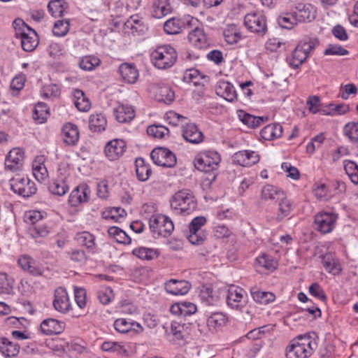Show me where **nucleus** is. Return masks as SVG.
I'll return each instance as SVG.
<instances>
[{
	"instance_id": "f257e3e1",
	"label": "nucleus",
	"mask_w": 358,
	"mask_h": 358,
	"mask_svg": "<svg viewBox=\"0 0 358 358\" xmlns=\"http://www.w3.org/2000/svg\"><path fill=\"white\" fill-rule=\"evenodd\" d=\"M318 336L315 332L299 335L287 347V358H309L317 348Z\"/></svg>"
},
{
	"instance_id": "f03ea898",
	"label": "nucleus",
	"mask_w": 358,
	"mask_h": 358,
	"mask_svg": "<svg viewBox=\"0 0 358 358\" xmlns=\"http://www.w3.org/2000/svg\"><path fill=\"white\" fill-rule=\"evenodd\" d=\"M170 205L175 213L189 215L196 208V201L190 190L182 189L172 196Z\"/></svg>"
},
{
	"instance_id": "7ed1b4c3",
	"label": "nucleus",
	"mask_w": 358,
	"mask_h": 358,
	"mask_svg": "<svg viewBox=\"0 0 358 358\" xmlns=\"http://www.w3.org/2000/svg\"><path fill=\"white\" fill-rule=\"evenodd\" d=\"M13 27L15 35L21 39V45L26 52L33 51L38 44L36 32L27 26L21 19L15 20Z\"/></svg>"
},
{
	"instance_id": "20e7f679",
	"label": "nucleus",
	"mask_w": 358,
	"mask_h": 358,
	"mask_svg": "<svg viewBox=\"0 0 358 358\" xmlns=\"http://www.w3.org/2000/svg\"><path fill=\"white\" fill-rule=\"evenodd\" d=\"M177 53L174 48L170 45L158 47L151 53V60L159 69H166L171 67L176 62Z\"/></svg>"
},
{
	"instance_id": "39448f33",
	"label": "nucleus",
	"mask_w": 358,
	"mask_h": 358,
	"mask_svg": "<svg viewBox=\"0 0 358 358\" xmlns=\"http://www.w3.org/2000/svg\"><path fill=\"white\" fill-rule=\"evenodd\" d=\"M318 44L319 41L317 38H305L302 40L292 51L289 59V65L295 69L300 66Z\"/></svg>"
},
{
	"instance_id": "423d86ee",
	"label": "nucleus",
	"mask_w": 358,
	"mask_h": 358,
	"mask_svg": "<svg viewBox=\"0 0 358 358\" xmlns=\"http://www.w3.org/2000/svg\"><path fill=\"white\" fill-rule=\"evenodd\" d=\"M149 227L155 238L159 236L167 237L174 229L171 220L162 214L153 215L149 220Z\"/></svg>"
},
{
	"instance_id": "0eeeda50",
	"label": "nucleus",
	"mask_w": 358,
	"mask_h": 358,
	"mask_svg": "<svg viewBox=\"0 0 358 358\" xmlns=\"http://www.w3.org/2000/svg\"><path fill=\"white\" fill-rule=\"evenodd\" d=\"M221 161L220 155L216 151L208 150L200 153L194 159V166L203 172L217 170Z\"/></svg>"
},
{
	"instance_id": "6e6552de",
	"label": "nucleus",
	"mask_w": 358,
	"mask_h": 358,
	"mask_svg": "<svg viewBox=\"0 0 358 358\" xmlns=\"http://www.w3.org/2000/svg\"><path fill=\"white\" fill-rule=\"evenodd\" d=\"M10 182L11 189L22 197H29L36 193L37 187L35 182L27 177L17 176L13 178Z\"/></svg>"
},
{
	"instance_id": "1a4fd4ad",
	"label": "nucleus",
	"mask_w": 358,
	"mask_h": 358,
	"mask_svg": "<svg viewBox=\"0 0 358 358\" xmlns=\"http://www.w3.org/2000/svg\"><path fill=\"white\" fill-rule=\"evenodd\" d=\"M244 24L249 31L262 36L267 31L266 17L259 12H251L245 15Z\"/></svg>"
},
{
	"instance_id": "9d476101",
	"label": "nucleus",
	"mask_w": 358,
	"mask_h": 358,
	"mask_svg": "<svg viewBox=\"0 0 358 358\" xmlns=\"http://www.w3.org/2000/svg\"><path fill=\"white\" fill-rule=\"evenodd\" d=\"M206 222L205 217L199 216L194 218L189 225L187 238L192 245H201L205 241L206 236L201 229Z\"/></svg>"
},
{
	"instance_id": "9b49d317",
	"label": "nucleus",
	"mask_w": 358,
	"mask_h": 358,
	"mask_svg": "<svg viewBox=\"0 0 358 358\" xmlns=\"http://www.w3.org/2000/svg\"><path fill=\"white\" fill-rule=\"evenodd\" d=\"M153 162L161 166L173 167L176 163V155L169 149L165 148H155L150 154Z\"/></svg>"
},
{
	"instance_id": "f8f14e48",
	"label": "nucleus",
	"mask_w": 358,
	"mask_h": 358,
	"mask_svg": "<svg viewBox=\"0 0 358 358\" xmlns=\"http://www.w3.org/2000/svg\"><path fill=\"white\" fill-rule=\"evenodd\" d=\"M337 218L333 213H319L315 216V229L324 234L330 233L335 227Z\"/></svg>"
},
{
	"instance_id": "ddd939ff",
	"label": "nucleus",
	"mask_w": 358,
	"mask_h": 358,
	"mask_svg": "<svg viewBox=\"0 0 358 358\" xmlns=\"http://www.w3.org/2000/svg\"><path fill=\"white\" fill-rule=\"evenodd\" d=\"M90 189L85 183L78 185L70 194L69 203L73 207L87 203L90 199Z\"/></svg>"
},
{
	"instance_id": "4468645a",
	"label": "nucleus",
	"mask_w": 358,
	"mask_h": 358,
	"mask_svg": "<svg viewBox=\"0 0 358 358\" xmlns=\"http://www.w3.org/2000/svg\"><path fill=\"white\" fill-rule=\"evenodd\" d=\"M126 142L122 139H113L105 146L104 152L107 158L111 161L119 159L125 152Z\"/></svg>"
},
{
	"instance_id": "2eb2a0df",
	"label": "nucleus",
	"mask_w": 358,
	"mask_h": 358,
	"mask_svg": "<svg viewBox=\"0 0 358 358\" xmlns=\"http://www.w3.org/2000/svg\"><path fill=\"white\" fill-rule=\"evenodd\" d=\"M24 159V152L19 148L11 150L5 160V167L13 172L19 171Z\"/></svg>"
},
{
	"instance_id": "dca6fc26",
	"label": "nucleus",
	"mask_w": 358,
	"mask_h": 358,
	"mask_svg": "<svg viewBox=\"0 0 358 358\" xmlns=\"http://www.w3.org/2000/svg\"><path fill=\"white\" fill-rule=\"evenodd\" d=\"M244 290L236 286H230L227 296V303L229 306L234 309H241L244 306L243 300Z\"/></svg>"
},
{
	"instance_id": "f3484780",
	"label": "nucleus",
	"mask_w": 358,
	"mask_h": 358,
	"mask_svg": "<svg viewBox=\"0 0 358 358\" xmlns=\"http://www.w3.org/2000/svg\"><path fill=\"white\" fill-rule=\"evenodd\" d=\"M259 160V155L252 150H241L233 156V162L243 166H250Z\"/></svg>"
},
{
	"instance_id": "a211bd4d",
	"label": "nucleus",
	"mask_w": 358,
	"mask_h": 358,
	"mask_svg": "<svg viewBox=\"0 0 358 358\" xmlns=\"http://www.w3.org/2000/svg\"><path fill=\"white\" fill-rule=\"evenodd\" d=\"M182 136L185 140L192 144H198L203 141V133L194 123H186L182 126Z\"/></svg>"
},
{
	"instance_id": "6ab92c4d",
	"label": "nucleus",
	"mask_w": 358,
	"mask_h": 358,
	"mask_svg": "<svg viewBox=\"0 0 358 358\" xmlns=\"http://www.w3.org/2000/svg\"><path fill=\"white\" fill-rule=\"evenodd\" d=\"M62 136L64 143L69 146L76 145L79 140L78 127L71 122H67L62 127Z\"/></svg>"
},
{
	"instance_id": "aec40b11",
	"label": "nucleus",
	"mask_w": 358,
	"mask_h": 358,
	"mask_svg": "<svg viewBox=\"0 0 358 358\" xmlns=\"http://www.w3.org/2000/svg\"><path fill=\"white\" fill-rule=\"evenodd\" d=\"M113 326L115 329L120 334H126L132 331L139 334L143 331V327L139 323L126 318L115 320Z\"/></svg>"
},
{
	"instance_id": "412c9836",
	"label": "nucleus",
	"mask_w": 358,
	"mask_h": 358,
	"mask_svg": "<svg viewBox=\"0 0 358 358\" xmlns=\"http://www.w3.org/2000/svg\"><path fill=\"white\" fill-rule=\"evenodd\" d=\"M53 306L56 310L61 313H66L69 310L71 303L66 289L62 287L55 289Z\"/></svg>"
},
{
	"instance_id": "4be33fe9",
	"label": "nucleus",
	"mask_w": 358,
	"mask_h": 358,
	"mask_svg": "<svg viewBox=\"0 0 358 358\" xmlns=\"http://www.w3.org/2000/svg\"><path fill=\"white\" fill-rule=\"evenodd\" d=\"M191 287V285L186 280L171 279L165 282L166 291L173 295H185Z\"/></svg>"
},
{
	"instance_id": "5701e85b",
	"label": "nucleus",
	"mask_w": 358,
	"mask_h": 358,
	"mask_svg": "<svg viewBox=\"0 0 358 358\" xmlns=\"http://www.w3.org/2000/svg\"><path fill=\"white\" fill-rule=\"evenodd\" d=\"M322 264L326 271L332 275H338L342 271L341 265L335 255L327 252L320 256Z\"/></svg>"
},
{
	"instance_id": "b1692460",
	"label": "nucleus",
	"mask_w": 358,
	"mask_h": 358,
	"mask_svg": "<svg viewBox=\"0 0 358 358\" xmlns=\"http://www.w3.org/2000/svg\"><path fill=\"white\" fill-rule=\"evenodd\" d=\"M17 263L24 271L29 272L32 275L38 276L43 274L42 267L28 255L21 256L18 259Z\"/></svg>"
},
{
	"instance_id": "393cba45",
	"label": "nucleus",
	"mask_w": 358,
	"mask_h": 358,
	"mask_svg": "<svg viewBox=\"0 0 358 358\" xmlns=\"http://www.w3.org/2000/svg\"><path fill=\"white\" fill-rule=\"evenodd\" d=\"M227 322V316L221 312L212 313L208 316L206 321L209 331L213 333L221 330Z\"/></svg>"
},
{
	"instance_id": "a878e982",
	"label": "nucleus",
	"mask_w": 358,
	"mask_h": 358,
	"mask_svg": "<svg viewBox=\"0 0 358 358\" xmlns=\"http://www.w3.org/2000/svg\"><path fill=\"white\" fill-rule=\"evenodd\" d=\"M294 13L298 22H306L315 19L316 11L311 4L299 3Z\"/></svg>"
},
{
	"instance_id": "bb28decb",
	"label": "nucleus",
	"mask_w": 358,
	"mask_h": 358,
	"mask_svg": "<svg viewBox=\"0 0 358 358\" xmlns=\"http://www.w3.org/2000/svg\"><path fill=\"white\" fill-rule=\"evenodd\" d=\"M40 327L44 334H59L64 331L65 324L55 319L48 318L41 322Z\"/></svg>"
},
{
	"instance_id": "cd10ccee",
	"label": "nucleus",
	"mask_w": 358,
	"mask_h": 358,
	"mask_svg": "<svg viewBox=\"0 0 358 358\" xmlns=\"http://www.w3.org/2000/svg\"><path fill=\"white\" fill-rule=\"evenodd\" d=\"M216 94L228 101H233L236 98L234 86L228 81L220 80L215 87Z\"/></svg>"
},
{
	"instance_id": "c85d7f7f",
	"label": "nucleus",
	"mask_w": 358,
	"mask_h": 358,
	"mask_svg": "<svg viewBox=\"0 0 358 358\" xmlns=\"http://www.w3.org/2000/svg\"><path fill=\"white\" fill-rule=\"evenodd\" d=\"M188 40L192 45L199 49L208 46V38L201 28L196 27L190 31L188 34Z\"/></svg>"
},
{
	"instance_id": "c756f323",
	"label": "nucleus",
	"mask_w": 358,
	"mask_h": 358,
	"mask_svg": "<svg viewBox=\"0 0 358 358\" xmlns=\"http://www.w3.org/2000/svg\"><path fill=\"white\" fill-rule=\"evenodd\" d=\"M113 114L115 119L122 123L128 122L135 117V110L132 106L120 104L113 109Z\"/></svg>"
},
{
	"instance_id": "7c9ffc66",
	"label": "nucleus",
	"mask_w": 358,
	"mask_h": 358,
	"mask_svg": "<svg viewBox=\"0 0 358 358\" xmlns=\"http://www.w3.org/2000/svg\"><path fill=\"white\" fill-rule=\"evenodd\" d=\"M119 72L124 82L133 84L138 78V71L133 64L124 63L119 67Z\"/></svg>"
},
{
	"instance_id": "2f4dec72",
	"label": "nucleus",
	"mask_w": 358,
	"mask_h": 358,
	"mask_svg": "<svg viewBox=\"0 0 358 358\" xmlns=\"http://www.w3.org/2000/svg\"><path fill=\"white\" fill-rule=\"evenodd\" d=\"M282 126L280 124H270L264 127L260 132L261 137L266 141L279 138L282 134Z\"/></svg>"
},
{
	"instance_id": "473e14b6",
	"label": "nucleus",
	"mask_w": 358,
	"mask_h": 358,
	"mask_svg": "<svg viewBox=\"0 0 358 358\" xmlns=\"http://www.w3.org/2000/svg\"><path fill=\"white\" fill-rule=\"evenodd\" d=\"M124 29L129 31L132 34H142L146 29V26L142 19L137 15L130 17L124 23Z\"/></svg>"
},
{
	"instance_id": "72a5a7b5",
	"label": "nucleus",
	"mask_w": 358,
	"mask_h": 358,
	"mask_svg": "<svg viewBox=\"0 0 358 358\" xmlns=\"http://www.w3.org/2000/svg\"><path fill=\"white\" fill-rule=\"evenodd\" d=\"M20 351L17 343L10 341L8 338H0V352L5 357L16 356Z\"/></svg>"
},
{
	"instance_id": "f704fd0d",
	"label": "nucleus",
	"mask_w": 358,
	"mask_h": 358,
	"mask_svg": "<svg viewBox=\"0 0 358 358\" xmlns=\"http://www.w3.org/2000/svg\"><path fill=\"white\" fill-rule=\"evenodd\" d=\"M238 116L244 124L251 128L258 127L267 120V117L254 116L241 110L238 111Z\"/></svg>"
},
{
	"instance_id": "c9c22d12",
	"label": "nucleus",
	"mask_w": 358,
	"mask_h": 358,
	"mask_svg": "<svg viewBox=\"0 0 358 358\" xmlns=\"http://www.w3.org/2000/svg\"><path fill=\"white\" fill-rule=\"evenodd\" d=\"M136 173L138 179L145 182L148 180L152 173V169L149 164L143 158H137L135 161Z\"/></svg>"
},
{
	"instance_id": "e433bc0d",
	"label": "nucleus",
	"mask_w": 358,
	"mask_h": 358,
	"mask_svg": "<svg viewBox=\"0 0 358 358\" xmlns=\"http://www.w3.org/2000/svg\"><path fill=\"white\" fill-rule=\"evenodd\" d=\"M69 8V3L64 0H51L48 3V10L55 17H60Z\"/></svg>"
},
{
	"instance_id": "4c0bfd02",
	"label": "nucleus",
	"mask_w": 358,
	"mask_h": 358,
	"mask_svg": "<svg viewBox=\"0 0 358 358\" xmlns=\"http://www.w3.org/2000/svg\"><path fill=\"white\" fill-rule=\"evenodd\" d=\"M107 122L105 116L101 113L92 114L90 117L89 127L93 132H100L106 128Z\"/></svg>"
},
{
	"instance_id": "58836bf2",
	"label": "nucleus",
	"mask_w": 358,
	"mask_h": 358,
	"mask_svg": "<svg viewBox=\"0 0 358 358\" xmlns=\"http://www.w3.org/2000/svg\"><path fill=\"white\" fill-rule=\"evenodd\" d=\"M253 299L260 304H268L275 300V295L268 292H262L257 287H252L250 289Z\"/></svg>"
},
{
	"instance_id": "ea45409f",
	"label": "nucleus",
	"mask_w": 358,
	"mask_h": 358,
	"mask_svg": "<svg viewBox=\"0 0 358 358\" xmlns=\"http://www.w3.org/2000/svg\"><path fill=\"white\" fill-rule=\"evenodd\" d=\"M284 192L271 185H266L262 190V199L264 200H277L283 197Z\"/></svg>"
},
{
	"instance_id": "a19ab883",
	"label": "nucleus",
	"mask_w": 358,
	"mask_h": 358,
	"mask_svg": "<svg viewBox=\"0 0 358 358\" xmlns=\"http://www.w3.org/2000/svg\"><path fill=\"white\" fill-rule=\"evenodd\" d=\"M74 105L80 111L86 112L90 110L91 103L85 96L84 92L80 90L74 91Z\"/></svg>"
},
{
	"instance_id": "79ce46f5",
	"label": "nucleus",
	"mask_w": 358,
	"mask_h": 358,
	"mask_svg": "<svg viewBox=\"0 0 358 358\" xmlns=\"http://www.w3.org/2000/svg\"><path fill=\"white\" fill-rule=\"evenodd\" d=\"M69 188L68 185L64 180H59L58 178L52 180L48 185V190L55 195L63 196L68 191Z\"/></svg>"
},
{
	"instance_id": "37998d69",
	"label": "nucleus",
	"mask_w": 358,
	"mask_h": 358,
	"mask_svg": "<svg viewBox=\"0 0 358 358\" xmlns=\"http://www.w3.org/2000/svg\"><path fill=\"white\" fill-rule=\"evenodd\" d=\"M132 253L143 260H152L159 255L157 250L145 247L136 248L133 250Z\"/></svg>"
},
{
	"instance_id": "c03bdc74",
	"label": "nucleus",
	"mask_w": 358,
	"mask_h": 358,
	"mask_svg": "<svg viewBox=\"0 0 358 358\" xmlns=\"http://www.w3.org/2000/svg\"><path fill=\"white\" fill-rule=\"evenodd\" d=\"M171 7L166 0H159L153 5L152 15L156 18H162L168 15Z\"/></svg>"
},
{
	"instance_id": "a18cd8bd",
	"label": "nucleus",
	"mask_w": 358,
	"mask_h": 358,
	"mask_svg": "<svg viewBox=\"0 0 358 358\" xmlns=\"http://www.w3.org/2000/svg\"><path fill=\"white\" fill-rule=\"evenodd\" d=\"M279 213L277 215L276 219L278 221L282 220L284 217H287L292 212L293 209L292 203L285 197V194L283 197L279 200Z\"/></svg>"
},
{
	"instance_id": "49530a36",
	"label": "nucleus",
	"mask_w": 358,
	"mask_h": 358,
	"mask_svg": "<svg viewBox=\"0 0 358 358\" xmlns=\"http://www.w3.org/2000/svg\"><path fill=\"white\" fill-rule=\"evenodd\" d=\"M48 113L49 108L47 104L43 102H38L35 105L33 118L39 123H43L46 120Z\"/></svg>"
},
{
	"instance_id": "de8ad7c7",
	"label": "nucleus",
	"mask_w": 358,
	"mask_h": 358,
	"mask_svg": "<svg viewBox=\"0 0 358 358\" xmlns=\"http://www.w3.org/2000/svg\"><path fill=\"white\" fill-rule=\"evenodd\" d=\"M108 233L110 236L114 238L117 243L123 244L131 243V238L120 228L111 227L108 229Z\"/></svg>"
},
{
	"instance_id": "09e8293b",
	"label": "nucleus",
	"mask_w": 358,
	"mask_h": 358,
	"mask_svg": "<svg viewBox=\"0 0 358 358\" xmlns=\"http://www.w3.org/2000/svg\"><path fill=\"white\" fill-rule=\"evenodd\" d=\"M14 280L6 273L0 272V294H10L13 291Z\"/></svg>"
},
{
	"instance_id": "8fccbe9b",
	"label": "nucleus",
	"mask_w": 358,
	"mask_h": 358,
	"mask_svg": "<svg viewBox=\"0 0 358 358\" xmlns=\"http://www.w3.org/2000/svg\"><path fill=\"white\" fill-rule=\"evenodd\" d=\"M184 22L180 19L171 18L164 24V31L169 34H176L181 31Z\"/></svg>"
},
{
	"instance_id": "3c124183",
	"label": "nucleus",
	"mask_w": 358,
	"mask_h": 358,
	"mask_svg": "<svg viewBox=\"0 0 358 358\" xmlns=\"http://www.w3.org/2000/svg\"><path fill=\"white\" fill-rule=\"evenodd\" d=\"M199 296L201 300L208 306L214 304L218 299L215 292L210 286L203 287L200 292Z\"/></svg>"
},
{
	"instance_id": "603ef678",
	"label": "nucleus",
	"mask_w": 358,
	"mask_h": 358,
	"mask_svg": "<svg viewBox=\"0 0 358 358\" xmlns=\"http://www.w3.org/2000/svg\"><path fill=\"white\" fill-rule=\"evenodd\" d=\"M278 23L282 28L291 29L294 25L297 24L298 21L293 12L280 15L278 17Z\"/></svg>"
},
{
	"instance_id": "864d4df0",
	"label": "nucleus",
	"mask_w": 358,
	"mask_h": 358,
	"mask_svg": "<svg viewBox=\"0 0 358 358\" xmlns=\"http://www.w3.org/2000/svg\"><path fill=\"white\" fill-rule=\"evenodd\" d=\"M225 41L227 43L233 45L239 41L241 38V32L235 25H230L223 32Z\"/></svg>"
},
{
	"instance_id": "5fc2aeb1",
	"label": "nucleus",
	"mask_w": 358,
	"mask_h": 358,
	"mask_svg": "<svg viewBox=\"0 0 358 358\" xmlns=\"http://www.w3.org/2000/svg\"><path fill=\"white\" fill-rule=\"evenodd\" d=\"M167 335L173 336V338L176 341H181L184 339L185 334V325L180 322L173 321L170 326V331H166Z\"/></svg>"
},
{
	"instance_id": "6e6d98bb",
	"label": "nucleus",
	"mask_w": 358,
	"mask_h": 358,
	"mask_svg": "<svg viewBox=\"0 0 358 358\" xmlns=\"http://www.w3.org/2000/svg\"><path fill=\"white\" fill-rule=\"evenodd\" d=\"M344 169L349 176L352 182L355 185L358 184V165L350 160L344 161Z\"/></svg>"
},
{
	"instance_id": "4d7b16f0",
	"label": "nucleus",
	"mask_w": 358,
	"mask_h": 358,
	"mask_svg": "<svg viewBox=\"0 0 358 358\" xmlns=\"http://www.w3.org/2000/svg\"><path fill=\"white\" fill-rule=\"evenodd\" d=\"M257 264L268 271H274L277 267V262L271 256L262 255L256 259Z\"/></svg>"
},
{
	"instance_id": "13d9d810",
	"label": "nucleus",
	"mask_w": 358,
	"mask_h": 358,
	"mask_svg": "<svg viewBox=\"0 0 358 358\" xmlns=\"http://www.w3.org/2000/svg\"><path fill=\"white\" fill-rule=\"evenodd\" d=\"M149 136L155 138H163L169 133V129L163 125H150L147 129Z\"/></svg>"
},
{
	"instance_id": "bf43d9fd",
	"label": "nucleus",
	"mask_w": 358,
	"mask_h": 358,
	"mask_svg": "<svg viewBox=\"0 0 358 358\" xmlns=\"http://www.w3.org/2000/svg\"><path fill=\"white\" fill-rule=\"evenodd\" d=\"M100 63L98 57L94 56H85L81 58L78 64L80 69L85 71H92Z\"/></svg>"
},
{
	"instance_id": "052dcab7",
	"label": "nucleus",
	"mask_w": 358,
	"mask_h": 358,
	"mask_svg": "<svg viewBox=\"0 0 358 358\" xmlns=\"http://www.w3.org/2000/svg\"><path fill=\"white\" fill-rule=\"evenodd\" d=\"M101 349L106 352H114L119 355H124L127 350L120 343L113 341H105L101 345Z\"/></svg>"
},
{
	"instance_id": "680f3d73",
	"label": "nucleus",
	"mask_w": 358,
	"mask_h": 358,
	"mask_svg": "<svg viewBox=\"0 0 358 358\" xmlns=\"http://www.w3.org/2000/svg\"><path fill=\"white\" fill-rule=\"evenodd\" d=\"M343 131L352 143H358V122H348Z\"/></svg>"
},
{
	"instance_id": "e2e57ef3",
	"label": "nucleus",
	"mask_w": 358,
	"mask_h": 358,
	"mask_svg": "<svg viewBox=\"0 0 358 358\" xmlns=\"http://www.w3.org/2000/svg\"><path fill=\"white\" fill-rule=\"evenodd\" d=\"M70 23L68 20L57 21L53 27L52 32L55 36H64L69 30Z\"/></svg>"
},
{
	"instance_id": "0e129e2a",
	"label": "nucleus",
	"mask_w": 358,
	"mask_h": 358,
	"mask_svg": "<svg viewBox=\"0 0 358 358\" xmlns=\"http://www.w3.org/2000/svg\"><path fill=\"white\" fill-rule=\"evenodd\" d=\"M159 101L169 103L174 100L175 93L169 86H163L159 88Z\"/></svg>"
},
{
	"instance_id": "69168bd1",
	"label": "nucleus",
	"mask_w": 358,
	"mask_h": 358,
	"mask_svg": "<svg viewBox=\"0 0 358 358\" xmlns=\"http://www.w3.org/2000/svg\"><path fill=\"white\" fill-rule=\"evenodd\" d=\"M99 301L104 304H108L114 298L113 289L109 287H103L98 292Z\"/></svg>"
},
{
	"instance_id": "338daca9",
	"label": "nucleus",
	"mask_w": 358,
	"mask_h": 358,
	"mask_svg": "<svg viewBox=\"0 0 358 358\" xmlns=\"http://www.w3.org/2000/svg\"><path fill=\"white\" fill-rule=\"evenodd\" d=\"M29 231L30 235L34 238L46 237L49 234L48 228L44 225L38 224L31 227Z\"/></svg>"
},
{
	"instance_id": "774afa93",
	"label": "nucleus",
	"mask_w": 358,
	"mask_h": 358,
	"mask_svg": "<svg viewBox=\"0 0 358 358\" xmlns=\"http://www.w3.org/2000/svg\"><path fill=\"white\" fill-rule=\"evenodd\" d=\"M309 293L316 297L317 299L321 300L322 301H326L327 300V296L322 289V288L320 287V285L317 283L314 282L309 287Z\"/></svg>"
}]
</instances>
